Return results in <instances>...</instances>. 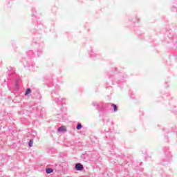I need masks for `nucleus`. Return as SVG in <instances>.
<instances>
[{
  "label": "nucleus",
  "instance_id": "1",
  "mask_svg": "<svg viewBox=\"0 0 177 177\" xmlns=\"http://www.w3.org/2000/svg\"><path fill=\"white\" fill-rule=\"evenodd\" d=\"M75 169L77 171H82V169H84V166L81 163H77L75 165Z\"/></svg>",
  "mask_w": 177,
  "mask_h": 177
},
{
  "label": "nucleus",
  "instance_id": "2",
  "mask_svg": "<svg viewBox=\"0 0 177 177\" xmlns=\"http://www.w3.org/2000/svg\"><path fill=\"white\" fill-rule=\"evenodd\" d=\"M67 131V129L66 128V126H62L58 129V132H66Z\"/></svg>",
  "mask_w": 177,
  "mask_h": 177
},
{
  "label": "nucleus",
  "instance_id": "3",
  "mask_svg": "<svg viewBox=\"0 0 177 177\" xmlns=\"http://www.w3.org/2000/svg\"><path fill=\"white\" fill-rule=\"evenodd\" d=\"M46 174H52L53 172V169L48 168L46 169Z\"/></svg>",
  "mask_w": 177,
  "mask_h": 177
},
{
  "label": "nucleus",
  "instance_id": "4",
  "mask_svg": "<svg viewBox=\"0 0 177 177\" xmlns=\"http://www.w3.org/2000/svg\"><path fill=\"white\" fill-rule=\"evenodd\" d=\"M30 93H31V89L27 88L26 91L25 93L26 96H28V95H30Z\"/></svg>",
  "mask_w": 177,
  "mask_h": 177
},
{
  "label": "nucleus",
  "instance_id": "5",
  "mask_svg": "<svg viewBox=\"0 0 177 177\" xmlns=\"http://www.w3.org/2000/svg\"><path fill=\"white\" fill-rule=\"evenodd\" d=\"M112 107H113L114 111H117V110H118V109L117 108V105L116 104H112Z\"/></svg>",
  "mask_w": 177,
  "mask_h": 177
},
{
  "label": "nucleus",
  "instance_id": "6",
  "mask_svg": "<svg viewBox=\"0 0 177 177\" xmlns=\"http://www.w3.org/2000/svg\"><path fill=\"white\" fill-rule=\"evenodd\" d=\"M82 128V125L81 124H77V127H76V129H78V130H80V129H81Z\"/></svg>",
  "mask_w": 177,
  "mask_h": 177
},
{
  "label": "nucleus",
  "instance_id": "7",
  "mask_svg": "<svg viewBox=\"0 0 177 177\" xmlns=\"http://www.w3.org/2000/svg\"><path fill=\"white\" fill-rule=\"evenodd\" d=\"M34 143V141L32 140H30L29 141V147H32V144Z\"/></svg>",
  "mask_w": 177,
  "mask_h": 177
}]
</instances>
